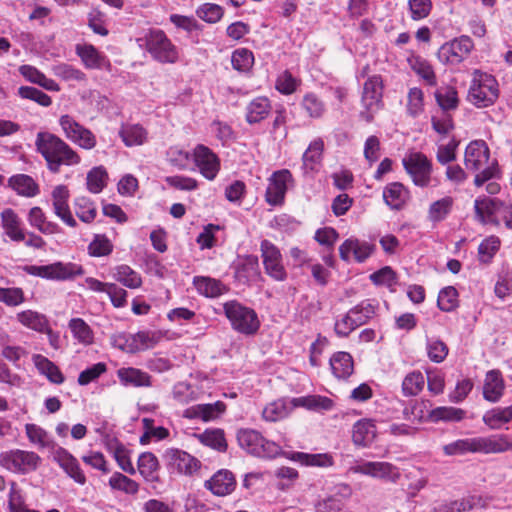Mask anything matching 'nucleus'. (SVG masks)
<instances>
[{"instance_id":"nucleus-1","label":"nucleus","mask_w":512,"mask_h":512,"mask_svg":"<svg viewBox=\"0 0 512 512\" xmlns=\"http://www.w3.org/2000/svg\"><path fill=\"white\" fill-rule=\"evenodd\" d=\"M35 146L47 163V168L58 173L62 165L74 166L81 162L80 155L63 139L50 132H39Z\"/></svg>"},{"instance_id":"nucleus-2","label":"nucleus","mask_w":512,"mask_h":512,"mask_svg":"<svg viewBox=\"0 0 512 512\" xmlns=\"http://www.w3.org/2000/svg\"><path fill=\"white\" fill-rule=\"evenodd\" d=\"M464 164L467 170L477 172L474 178V184L477 187L496 177L498 173L497 160L491 158L487 143L481 139L473 140L467 145Z\"/></svg>"},{"instance_id":"nucleus-3","label":"nucleus","mask_w":512,"mask_h":512,"mask_svg":"<svg viewBox=\"0 0 512 512\" xmlns=\"http://www.w3.org/2000/svg\"><path fill=\"white\" fill-rule=\"evenodd\" d=\"M499 97V86L494 76L474 70L468 90V101L478 108L488 107Z\"/></svg>"},{"instance_id":"nucleus-4","label":"nucleus","mask_w":512,"mask_h":512,"mask_svg":"<svg viewBox=\"0 0 512 512\" xmlns=\"http://www.w3.org/2000/svg\"><path fill=\"white\" fill-rule=\"evenodd\" d=\"M140 40L144 42L146 51L154 60L170 64L178 61V49L167 37L164 31L160 29L149 30L145 34L144 38Z\"/></svg>"},{"instance_id":"nucleus-5","label":"nucleus","mask_w":512,"mask_h":512,"mask_svg":"<svg viewBox=\"0 0 512 512\" xmlns=\"http://www.w3.org/2000/svg\"><path fill=\"white\" fill-rule=\"evenodd\" d=\"M224 313L234 330L245 335L257 332L260 321L256 312L238 301L232 300L224 303Z\"/></svg>"},{"instance_id":"nucleus-6","label":"nucleus","mask_w":512,"mask_h":512,"mask_svg":"<svg viewBox=\"0 0 512 512\" xmlns=\"http://www.w3.org/2000/svg\"><path fill=\"white\" fill-rule=\"evenodd\" d=\"M41 457L34 451L10 449L0 453V466L4 469L25 475L38 469Z\"/></svg>"},{"instance_id":"nucleus-7","label":"nucleus","mask_w":512,"mask_h":512,"mask_svg":"<svg viewBox=\"0 0 512 512\" xmlns=\"http://www.w3.org/2000/svg\"><path fill=\"white\" fill-rule=\"evenodd\" d=\"M383 81L381 76L369 77L364 85L361 96L360 117L367 123L373 121L375 115L383 107Z\"/></svg>"},{"instance_id":"nucleus-8","label":"nucleus","mask_w":512,"mask_h":512,"mask_svg":"<svg viewBox=\"0 0 512 512\" xmlns=\"http://www.w3.org/2000/svg\"><path fill=\"white\" fill-rule=\"evenodd\" d=\"M237 440L242 449L257 457L273 458L281 453V447L277 443L266 440L256 430H239Z\"/></svg>"},{"instance_id":"nucleus-9","label":"nucleus","mask_w":512,"mask_h":512,"mask_svg":"<svg viewBox=\"0 0 512 512\" xmlns=\"http://www.w3.org/2000/svg\"><path fill=\"white\" fill-rule=\"evenodd\" d=\"M402 164L412 182L418 187H428L432 180V161L422 152L410 151L402 159Z\"/></svg>"},{"instance_id":"nucleus-10","label":"nucleus","mask_w":512,"mask_h":512,"mask_svg":"<svg viewBox=\"0 0 512 512\" xmlns=\"http://www.w3.org/2000/svg\"><path fill=\"white\" fill-rule=\"evenodd\" d=\"M28 274L47 280L66 281L84 274L81 265L72 262H54L48 265H31L25 269Z\"/></svg>"},{"instance_id":"nucleus-11","label":"nucleus","mask_w":512,"mask_h":512,"mask_svg":"<svg viewBox=\"0 0 512 512\" xmlns=\"http://www.w3.org/2000/svg\"><path fill=\"white\" fill-rule=\"evenodd\" d=\"M348 473L361 474L392 483H396L401 478L399 468L384 461L356 460L348 468Z\"/></svg>"},{"instance_id":"nucleus-12","label":"nucleus","mask_w":512,"mask_h":512,"mask_svg":"<svg viewBox=\"0 0 512 512\" xmlns=\"http://www.w3.org/2000/svg\"><path fill=\"white\" fill-rule=\"evenodd\" d=\"M59 125L64 136L85 150H92L96 147L97 139L93 132L77 122L72 116L66 114L59 118Z\"/></svg>"},{"instance_id":"nucleus-13","label":"nucleus","mask_w":512,"mask_h":512,"mask_svg":"<svg viewBox=\"0 0 512 512\" xmlns=\"http://www.w3.org/2000/svg\"><path fill=\"white\" fill-rule=\"evenodd\" d=\"M474 48L468 36H460L444 43L437 52V58L443 64L458 65L464 61Z\"/></svg>"},{"instance_id":"nucleus-14","label":"nucleus","mask_w":512,"mask_h":512,"mask_svg":"<svg viewBox=\"0 0 512 512\" xmlns=\"http://www.w3.org/2000/svg\"><path fill=\"white\" fill-rule=\"evenodd\" d=\"M294 185V178L288 169L273 172L268 178L265 199L268 204L276 206L284 202L286 192Z\"/></svg>"},{"instance_id":"nucleus-15","label":"nucleus","mask_w":512,"mask_h":512,"mask_svg":"<svg viewBox=\"0 0 512 512\" xmlns=\"http://www.w3.org/2000/svg\"><path fill=\"white\" fill-rule=\"evenodd\" d=\"M163 460L171 473L192 475L200 468L198 459L176 448L167 449L163 454Z\"/></svg>"},{"instance_id":"nucleus-16","label":"nucleus","mask_w":512,"mask_h":512,"mask_svg":"<svg viewBox=\"0 0 512 512\" xmlns=\"http://www.w3.org/2000/svg\"><path fill=\"white\" fill-rule=\"evenodd\" d=\"M260 250L266 273L276 281L285 280L287 273L282 263L280 250L268 240L261 242Z\"/></svg>"},{"instance_id":"nucleus-17","label":"nucleus","mask_w":512,"mask_h":512,"mask_svg":"<svg viewBox=\"0 0 512 512\" xmlns=\"http://www.w3.org/2000/svg\"><path fill=\"white\" fill-rule=\"evenodd\" d=\"M374 251V244L354 237L346 239L339 247L342 260L351 261L353 259L358 263L364 262Z\"/></svg>"},{"instance_id":"nucleus-18","label":"nucleus","mask_w":512,"mask_h":512,"mask_svg":"<svg viewBox=\"0 0 512 512\" xmlns=\"http://www.w3.org/2000/svg\"><path fill=\"white\" fill-rule=\"evenodd\" d=\"M192 155L199 172L208 180L215 179L220 169V161L217 155L202 144L194 148Z\"/></svg>"},{"instance_id":"nucleus-19","label":"nucleus","mask_w":512,"mask_h":512,"mask_svg":"<svg viewBox=\"0 0 512 512\" xmlns=\"http://www.w3.org/2000/svg\"><path fill=\"white\" fill-rule=\"evenodd\" d=\"M75 53L80 58L81 64L89 70H102L110 68L107 56L89 43H78Z\"/></svg>"},{"instance_id":"nucleus-20","label":"nucleus","mask_w":512,"mask_h":512,"mask_svg":"<svg viewBox=\"0 0 512 512\" xmlns=\"http://www.w3.org/2000/svg\"><path fill=\"white\" fill-rule=\"evenodd\" d=\"M52 458L76 483L80 485L86 483V476L78 460L67 449L57 446L52 451Z\"/></svg>"},{"instance_id":"nucleus-21","label":"nucleus","mask_w":512,"mask_h":512,"mask_svg":"<svg viewBox=\"0 0 512 512\" xmlns=\"http://www.w3.org/2000/svg\"><path fill=\"white\" fill-rule=\"evenodd\" d=\"M51 198L55 215L69 227H76L77 222L69 207L70 193L68 188L65 185H57L52 190Z\"/></svg>"},{"instance_id":"nucleus-22","label":"nucleus","mask_w":512,"mask_h":512,"mask_svg":"<svg viewBox=\"0 0 512 512\" xmlns=\"http://www.w3.org/2000/svg\"><path fill=\"white\" fill-rule=\"evenodd\" d=\"M478 439V453L499 454L512 450V435L495 434L480 436Z\"/></svg>"},{"instance_id":"nucleus-23","label":"nucleus","mask_w":512,"mask_h":512,"mask_svg":"<svg viewBox=\"0 0 512 512\" xmlns=\"http://www.w3.org/2000/svg\"><path fill=\"white\" fill-rule=\"evenodd\" d=\"M235 277L242 283L256 281L260 276L259 262L257 256H238L234 263Z\"/></svg>"},{"instance_id":"nucleus-24","label":"nucleus","mask_w":512,"mask_h":512,"mask_svg":"<svg viewBox=\"0 0 512 512\" xmlns=\"http://www.w3.org/2000/svg\"><path fill=\"white\" fill-rule=\"evenodd\" d=\"M377 437V428L373 420L360 419L352 428V442L357 447H370Z\"/></svg>"},{"instance_id":"nucleus-25","label":"nucleus","mask_w":512,"mask_h":512,"mask_svg":"<svg viewBox=\"0 0 512 512\" xmlns=\"http://www.w3.org/2000/svg\"><path fill=\"white\" fill-rule=\"evenodd\" d=\"M205 487L214 495L226 496L234 491L236 480L232 472L222 469L206 481Z\"/></svg>"},{"instance_id":"nucleus-26","label":"nucleus","mask_w":512,"mask_h":512,"mask_svg":"<svg viewBox=\"0 0 512 512\" xmlns=\"http://www.w3.org/2000/svg\"><path fill=\"white\" fill-rule=\"evenodd\" d=\"M120 383L126 387H151L152 377L145 371L134 367H122L117 370Z\"/></svg>"},{"instance_id":"nucleus-27","label":"nucleus","mask_w":512,"mask_h":512,"mask_svg":"<svg viewBox=\"0 0 512 512\" xmlns=\"http://www.w3.org/2000/svg\"><path fill=\"white\" fill-rule=\"evenodd\" d=\"M324 150V142L321 138L314 139L302 156V170L305 175L319 170Z\"/></svg>"},{"instance_id":"nucleus-28","label":"nucleus","mask_w":512,"mask_h":512,"mask_svg":"<svg viewBox=\"0 0 512 512\" xmlns=\"http://www.w3.org/2000/svg\"><path fill=\"white\" fill-rule=\"evenodd\" d=\"M18 71L26 81L36 84L47 91L59 92L61 90L60 85L55 80L48 78L35 66L24 64L19 67Z\"/></svg>"},{"instance_id":"nucleus-29","label":"nucleus","mask_w":512,"mask_h":512,"mask_svg":"<svg viewBox=\"0 0 512 512\" xmlns=\"http://www.w3.org/2000/svg\"><path fill=\"white\" fill-rule=\"evenodd\" d=\"M0 219L1 227L12 241L20 242L25 240V233L21 228V220L13 209H4L0 214Z\"/></svg>"},{"instance_id":"nucleus-30","label":"nucleus","mask_w":512,"mask_h":512,"mask_svg":"<svg viewBox=\"0 0 512 512\" xmlns=\"http://www.w3.org/2000/svg\"><path fill=\"white\" fill-rule=\"evenodd\" d=\"M225 410L224 403L217 401L212 404H198L185 410L184 416L189 419H201L204 422L218 418Z\"/></svg>"},{"instance_id":"nucleus-31","label":"nucleus","mask_w":512,"mask_h":512,"mask_svg":"<svg viewBox=\"0 0 512 512\" xmlns=\"http://www.w3.org/2000/svg\"><path fill=\"white\" fill-rule=\"evenodd\" d=\"M25 433L29 442L37 449H50L53 451L57 447L51 435L37 424H26Z\"/></svg>"},{"instance_id":"nucleus-32","label":"nucleus","mask_w":512,"mask_h":512,"mask_svg":"<svg viewBox=\"0 0 512 512\" xmlns=\"http://www.w3.org/2000/svg\"><path fill=\"white\" fill-rule=\"evenodd\" d=\"M8 186L23 197L31 198L39 194V185L31 176L26 174H17L10 177Z\"/></svg>"},{"instance_id":"nucleus-33","label":"nucleus","mask_w":512,"mask_h":512,"mask_svg":"<svg viewBox=\"0 0 512 512\" xmlns=\"http://www.w3.org/2000/svg\"><path fill=\"white\" fill-rule=\"evenodd\" d=\"M16 320L22 326L39 333L46 331L49 324V320L44 314L31 309L18 312Z\"/></svg>"},{"instance_id":"nucleus-34","label":"nucleus","mask_w":512,"mask_h":512,"mask_svg":"<svg viewBox=\"0 0 512 512\" xmlns=\"http://www.w3.org/2000/svg\"><path fill=\"white\" fill-rule=\"evenodd\" d=\"M330 366L334 376L338 379L348 378L354 371L352 356L347 352H337L330 358Z\"/></svg>"},{"instance_id":"nucleus-35","label":"nucleus","mask_w":512,"mask_h":512,"mask_svg":"<svg viewBox=\"0 0 512 512\" xmlns=\"http://www.w3.org/2000/svg\"><path fill=\"white\" fill-rule=\"evenodd\" d=\"M288 458L304 466L331 467L334 464L333 457L328 453L310 454L304 452L290 453Z\"/></svg>"},{"instance_id":"nucleus-36","label":"nucleus","mask_w":512,"mask_h":512,"mask_svg":"<svg viewBox=\"0 0 512 512\" xmlns=\"http://www.w3.org/2000/svg\"><path fill=\"white\" fill-rule=\"evenodd\" d=\"M32 361L40 374L45 375L49 381L55 384H61L64 381V376L60 369L47 357L35 354Z\"/></svg>"},{"instance_id":"nucleus-37","label":"nucleus","mask_w":512,"mask_h":512,"mask_svg":"<svg viewBox=\"0 0 512 512\" xmlns=\"http://www.w3.org/2000/svg\"><path fill=\"white\" fill-rule=\"evenodd\" d=\"M271 111V104L266 97L253 99L246 108V120L250 124L258 123L265 119Z\"/></svg>"},{"instance_id":"nucleus-38","label":"nucleus","mask_w":512,"mask_h":512,"mask_svg":"<svg viewBox=\"0 0 512 512\" xmlns=\"http://www.w3.org/2000/svg\"><path fill=\"white\" fill-rule=\"evenodd\" d=\"M68 328L73 338L83 346H90L94 343V332L82 318H72Z\"/></svg>"},{"instance_id":"nucleus-39","label":"nucleus","mask_w":512,"mask_h":512,"mask_svg":"<svg viewBox=\"0 0 512 512\" xmlns=\"http://www.w3.org/2000/svg\"><path fill=\"white\" fill-rule=\"evenodd\" d=\"M408 198V192L405 187L398 182L390 183L384 188L383 199L392 209H400Z\"/></svg>"},{"instance_id":"nucleus-40","label":"nucleus","mask_w":512,"mask_h":512,"mask_svg":"<svg viewBox=\"0 0 512 512\" xmlns=\"http://www.w3.org/2000/svg\"><path fill=\"white\" fill-rule=\"evenodd\" d=\"M294 407H304L313 411H328L333 407V401L321 395H309L294 398L291 401Z\"/></svg>"},{"instance_id":"nucleus-41","label":"nucleus","mask_w":512,"mask_h":512,"mask_svg":"<svg viewBox=\"0 0 512 512\" xmlns=\"http://www.w3.org/2000/svg\"><path fill=\"white\" fill-rule=\"evenodd\" d=\"M510 421H512V404L491 409L483 415V422L493 430L500 429Z\"/></svg>"},{"instance_id":"nucleus-42","label":"nucleus","mask_w":512,"mask_h":512,"mask_svg":"<svg viewBox=\"0 0 512 512\" xmlns=\"http://www.w3.org/2000/svg\"><path fill=\"white\" fill-rule=\"evenodd\" d=\"M408 64L428 85L435 86L437 84L433 67L426 59L418 55H412L408 58Z\"/></svg>"},{"instance_id":"nucleus-43","label":"nucleus","mask_w":512,"mask_h":512,"mask_svg":"<svg viewBox=\"0 0 512 512\" xmlns=\"http://www.w3.org/2000/svg\"><path fill=\"white\" fill-rule=\"evenodd\" d=\"M504 384L501 374L498 371H489L486 374L485 383L483 387L484 398L488 401H497L503 392Z\"/></svg>"},{"instance_id":"nucleus-44","label":"nucleus","mask_w":512,"mask_h":512,"mask_svg":"<svg viewBox=\"0 0 512 512\" xmlns=\"http://www.w3.org/2000/svg\"><path fill=\"white\" fill-rule=\"evenodd\" d=\"M501 203L496 199L479 197L475 200L474 208L477 219L482 223L492 221V216L500 209Z\"/></svg>"},{"instance_id":"nucleus-45","label":"nucleus","mask_w":512,"mask_h":512,"mask_svg":"<svg viewBox=\"0 0 512 512\" xmlns=\"http://www.w3.org/2000/svg\"><path fill=\"white\" fill-rule=\"evenodd\" d=\"M193 284L196 290L206 297H218L226 290L219 280L205 276L194 277Z\"/></svg>"},{"instance_id":"nucleus-46","label":"nucleus","mask_w":512,"mask_h":512,"mask_svg":"<svg viewBox=\"0 0 512 512\" xmlns=\"http://www.w3.org/2000/svg\"><path fill=\"white\" fill-rule=\"evenodd\" d=\"M195 437L203 445L219 452H224L227 449L224 431L221 429H206L202 433L195 434Z\"/></svg>"},{"instance_id":"nucleus-47","label":"nucleus","mask_w":512,"mask_h":512,"mask_svg":"<svg viewBox=\"0 0 512 512\" xmlns=\"http://www.w3.org/2000/svg\"><path fill=\"white\" fill-rule=\"evenodd\" d=\"M51 71L54 76L65 82L82 83L87 81V76L82 70L67 63L55 64L52 66Z\"/></svg>"},{"instance_id":"nucleus-48","label":"nucleus","mask_w":512,"mask_h":512,"mask_svg":"<svg viewBox=\"0 0 512 512\" xmlns=\"http://www.w3.org/2000/svg\"><path fill=\"white\" fill-rule=\"evenodd\" d=\"M124 144L128 147L142 145L147 139L146 130L138 124H128L119 132Z\"/></svg>"},{"instance_id":"nucleus-49","label":"nucleus","mask_w":512,"mask_h":512,"mask_svg":"<svg viewBox=\"0 0 512 512\" xmlns=\"http://www.w3.org/2000/svg\"><path fill=\"white\" fill-rule=\"evenodd\" d=\"M159 463L157 457L151 452H144L138 458V471L146 481L158 479Z\"/></svg>"},{"instance_id":"nucleus-50","label":"nucleus","mask_w":512,"mask_h":512,"mask_svg":"<svg viewBox=\"0 0 512 512\" xmlns=\"http://www.w3.org/2000/svg\"><path fill=\"white\" fill-rule=\"evenodd\" d=\"M113 277L116 281L130 289H137L142 285V278L140 274L128 265L117 266Z\"/></svg>"},{"instance_id":"nucleus-51","label":"nucleus","mask_w":512,"mask_h":512,"mask_svg":"<svg viewBox=\"0 0 512 512\" xmlns=\"http://www.w3.org/2000/svg\"><path fill=\"white\" fill-rule=\"evenodd\" d=\"M443 451L448 456L478 453V439L474 437L456 440L445 445Z\"/></svg>"},{"instance_id":"nucleus-52","label":"nucleus","mask_w":512,"mask_h":512,"mask_svg":"<svg viewBox=\"0 0 512 512\" xmlns=\"http://www.w3.org/2000/svg\"><path fill=\"white\" fill-rule=\"evenodd\" d=\"M74 209L77 217L85 223H91L96 218V206L88 197H77L74 201Z\"/></svg>"},{"instance_id":"nucleus-53","label":"nucleus","mask_w":512,"mask_h":512,"mask_svg":"<svg viewBox=\"0 0 512 512\" xmlns=\"http://www.w3.org/2000/svg\"><path fill=\"white\" fill-rule=\"evenodd\" d=\"M290 409L285 400L279 399L267 404L262 411V416L266 421L276 422L287 417Z\"/></svg>"},{"instance_id":"nucleus-54","label":"nucleus","mask_w":512,"mask_h":512,"mask_svg":"<svg viewBox=\"0 0 512 512\" xmlns=\"http://www.w3.org/2000/svg\"><path fill=\"white\" fill-rule=\"evenodd\" d=\"M465 417V411L456 407H437L429 412V418L432 422L447 421L458 422Z\"/></svg>"},{"instance_id":"nucleus-55","label":"nucleus","mask_w":512,"mask_h":512,"mask_svg":"<svg viewBox=\"0 0 512 512\" xmlns=\"http://www.w3.org/2000/svg\"><path fill=\"white\" fill-rule=\"evenodd\" d=\"M232 67L240 73L249 72L254 65V55L246 48L236 49L231 56Z\"/></svg>"},{"instance_id":"nucleus-56","label":"nucleus","mask_w":512,"mask_h":512,"mask_svg":"<svg viewBox=\"0 0 512 512\" xmlns=\"http://www.w3.org/2000/svg\"><path fill=\"white\" fill-rule=\"evenodd\" d=\"M501 241L496 236H489L484 239L478 247V260L482 264L491 263L493 257L498 252Z\"/></svg>"},{"instance_id":"nucleus-57","label":"nucleus","mask_w":512,"mask_h":512,"mask_svg":"<svg viewBox=\"0 0 512 512\" xmlns=\"http://www.w3.org/2000/svg\"><path fill=\"white\" fill-rule=\"evenodd\" d=\"M159 341V337L154 332L140 331L131 334L132 353L144 351L153 348Z\"/></svg>"},{"instance_id":"nucleus-58","label":"nucleus","mask_w":512,"mask_h":512,"mask_svg":"<svg viewBox=\"0 0 512 512\" xmlns=\"http://www.w3.org/2000/svg\"><path fill=\"white\" fill-rule=\"evenodd\" d=\"M435 98L443 110H453L458 107L459 99L457 90L452 86L441 87L436 90Z\"/></svg>"},{"instance_id":"nucleus-59","label":"nucleus","mask_w":512,"mask_h":512,"mask_svg":"<svg viewBox=\"0 0 512 512\" xmlns=\"http://www.w3.org/2000/svg\"><path fill=\"white\" fill-rule=\"evenodd\" d=\"M109 485L114 490H119L130 495H135L139 491V484L135 480L119 472H115L110 477Z\"/></svg>"},{"instance_id":"nucleus-60","label":"nucleus","mask_w":512,"mask_h":512,"mask_svg":"<svg viewBox=\"0 0 512 512\" xmlns=\"http://www.w3.org/2000/svg\"><path fill=\"white\" fill-rule=\"evenodd\" d=\"M8 512H39L34 509H29L22 494L21 489L15 482L10 483L8 494Z\"/></svg>"},{"instance_id":"nucleus-61","label":"nucleus","mask_w":512,"mask_h":512,"mask_svg":"<svg viewBox=\"0 0 512 512\" xmlns=\"http://www.w3.org/2000/svg\"><path fill=\"white\" fill-rule=\"evenodd\" d=\"M407 114L418 117L424 111V92L418 87L410 88L407 94Z\"/></svg>"},{"instance_id":"nucleus-62","label":"nucleus","mask_w":512,"mask_h":512,"mask_svg":"<svg viewBox=\"0 0 512 512\" xmlns=\"http://www.w3.org/2000/svg\"><path fill=\"white\" fill-rule=\"evenodd\" d=\"M453 206V199L450 196L443 197L433 202L428 210V217L433 222L444 220L450 213Z\"/></svg>"},{"instance_id":"nucleus-63","label":"nucleus","mask_w":512,"mask_h":512,"mask_svg":"<svg viewBox=\"0 0 512 512\" xmlns=\"http://www.w3.org/2000/svg\"><path fill=\"white\" fill-rule=\"evenodd\" d=\"M425 379L421 372L413 371L406 375L402 382V391L405 396H415L424 387Z\"/></svg>"},{"instance_id":"nucleus-64","label":"nucleus","mask_w":512,"mask_h":512,"mask_svg":"<svg viewBox=\"0 0 512 512\" xmlns=\"http://www.w3.org/2000/svg\"><path fill=\"white\" fill-rule=\"evenodd\" d=\"M196 15L201 20L210 24H214L222 19L224 15V9L218 4L204 3L197 8Z\"/></svg>"}]
</instances>
